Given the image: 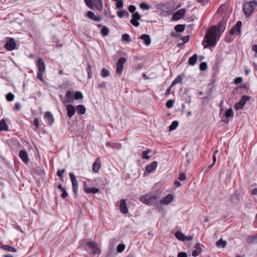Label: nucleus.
<instances>
[{
	"instance_id": "f257e3e1",
	"label": "nucleus",
	"mask_w": 257,
	"mask_h": 257,
	"mask_svg": "<svg viewBox=\"0 0 257 257\" xmlns=\"http://www.w3.org/2000/svg\"><path fill=\"white\" fill-rule=\"evenodd\" d=\"M226 22L220 21L216 26H211L208 30L202 42L204 48L214 47L219 40L220 33H222L226 28Z\"/></svg>"
},
{
	"instance_id": "f03ea898",
	"label": "nucleus",
	"mask_w": 257,
	"mask_h": 257,
	"mask_svg": "<svg viewBox=\"0 0 257 257\" xmlns=\"http://www.w3.org/2000/svg\"><path fill=\"white\" fill-rule=\"evenodd\" d=\"M139 200L147 205L156 206L158 202L157 193L156 192H150L146 194L141 195Z\"/></svg>"
},
{
	"instance_id": "7ed1b4c3",
	"label": "nucleus",
	"mask_w": 257,
	"mask_h": 257,
	"mask_svg": "<svg viewBox=\"0 0 257 257\" xmlns=\"http://www.w3.org/2000/svg\"><path fill=\"white\" fill-rule=\"evenodd\" d=\"M257 7V1L255 0L246 2L243 4L242 9L246 17H250Z\"/></svg>"
},
{
	"instance_id": "20e7f679",
	"label": "nucleus",
	"mask_w": 257,
	"mask_h": 257,
	"mask_svg": "<svg viewBox=\"0 0 257 257\" xmlns=\"http://www.w3.org/2000/svg\"><path fill=\"white\" fill-rule=\"evenodd\" d=\"M38 68L37 78L42 82L44 81L43 75L46 71V64L42 58H39L36 62Z\"/></svg>"
},
{
	"instance_id": "39448f33",
	"label": "nucleus",
	"mask_w": 257,
	"mask_h": 257,
	"mask_svg": "<svg viewBox=\"0 0 257 257\" xmlns=\"http://www.w3.org/2000/svg\"><path fill=\"white\" fill-rule=\"evenodd\" d=\"M69 176L72 183V190L75 197H77L78 193V183L76 176L72 173L69 174Z\"/></svg>"
},
{
	"instance_id": "423d86ee",
	"label": "nucleus",
	"mask_w": 257,
	"mask_h": 257,
	"mask_svg": "<svg viewBox=\"0 0 257 257\" xmlns=\"http://www.w3.org/2000/svg\"><path fill=\"white\" fill-rule=\"evenodd\" d=\"M250 99V96L248 95H243L239 102L236 103L234 107L236 110L242 109L246 103V102Z\"/></svg>"
},
{
	"instance_id": "0eeeda50",
	"label": "nucleus",
	"mask_w": 257,
	"mask_h": 257,
	"mask_svg": "<svg viewBox=\"0 0 257 257\" xmlns=\"http://www.w3.org/2000/svg\"><path fill=\"white\" fill-rule=\"evenodd\" d=\"M126 62V59L124 57H121L119 59L116 64V72L118 74H121L124 69L123 64Z\"/></svg>"
},
{
	"instance_id": "6e6552de",
	"label": "nucleus",
	"mask_w": 257,
	"mask_h": 257,
	"mask_svg": "<svg viewBox=\"0 0 257 257\" xmlns=\"http://www.w3.org/2000/svg\"><path fill=\"white\" fill-rule=\"evenodd\" d=\"M186 10L185 9H181L178 10L176 13L173 14L172 17V20L176 21L182 19L184 16Z\"/></svg>"
},
{
	"instance_id": "1a4fd4ad",
	"label": "nucleus",
	"mask_w": 257,
	"mask_h": 257,
	"mask_svg": "<svg viewBox=\"0 0 257 257\" xmlns=\"http://www.w3.org/2000/svg\"><path fill=\"white\" fill-rule=\"evenodd\" d=\"M16 43L15 39L13 38H10L6 42L5 48L8 51H12L16 49Z\"/></svg>"
},
{
	"instance_id": "9d476101",
	"label": "nucleus",
	"mask_w": 257,
	"mask_h": 257,
	"mask_svg": "<svg viewBox=\"0 0 257 257\" xmlns=\"http://www.w3.org/2000/svg\"><path fill=\"white\" fill-rule=\"evenodd\" d=\"M132 19L131 20V23L135 27H138L140 25L139 20L141 18L140 14L138 12H136L132 15Z\"/></svg>"
},
{
	"instance_id": "9b49d317",
	"label": "nucleus",
	"mask_w": 257,
	"mask_h": 257,
	"mask_svg": "<svg viewBox=\"0 0 257 257\" xmlns=\"http://www.w3.org/2000/svg\"><path fill=\"white\" fill-rule=\"evenodd\" d=\"M19 156L22 161L25 164H28L30 161L28 157V154L26 150H21L19 154Z\"/></svg>"
},
{
	"instance_id": "f8f14e48",
	"label": "nucleus",
	"mask_w": 257,
	"mask_h": 257,
	"mask_svg": "<svg viewBox=\"0 0 257 257\" xmlns=\"http://www.w3.org/2000/svg\"><path fill=\"white\" fill-rule=\"evenodd\" d=\"M242 25V23L241 21H238L236 23V24L233 26V27L230 30L229 33L230 35H233L236 32H238V34L240 35L241 34V27Z\"/></svg>"
},
{
	"instance_id": "ddd939ff",
	"label": "nucleus",
	"mask_w": 257,
	"mask_h": 257,
	"mask_svg": "<svg viewBox=\"0 0 257 257\" xmlns=\"http://www.w3.org/2000/svg\"><path fill=\"white\" fill-rule=\"evenodd\" d=\"M83 189L85 193L87 194H95L99 191V189L97 188H92L88 186L85 182H83Z\"/></svg>"
},
{
	"instance_id": "4468645a",
	"label": "nucleus",
	"mask_w": 257,
	"mask_h": 257,
	"mask_svg": "<svg viewBox=\"0 0 257 257\" xmlns=\"http://www.w3.org/2000/svg\"><path fill=\"white\" fill-rule=\"evenodd\" d=\"M74 101L73 91L68 90L66 92L64 98V103H73Z\"/></svg>"
},
{
	"instance_id": "2eb2a0df",
	"label": "nucleus",
	"mask_w": 257,
	"mask_h": 257,
	"mask_svg": "<svg viewBox=\"0 0 257 257\" xmlns=\"http://www.w3.org/2000/svg\"><path fill=\"white\" fill-rule=\"evenodd\" d=\"M44 119L49 125H52L54 121L53 114L50 111H46L44 114Z\"/></svg>"
},
{
	"instance_id": "dca6fc26",
	"label": "nucleus",
	"mask_w": 257,
	"mask_h": 257,
	"mask_svg": "<svg viewBox=\"0 0 257 257\" xmlns=\"http://www.w3.org/2000/svg\"><path fill=\"white\" fill-rule=\"evenodd\" d=\"M158 163L154 161L146 167V171L149 173H152L157 168Z\"/></svg>"
},
{
	"instance_id": "f3484780",
	"label": "nucleus",
	"mask_w": 257,
	"mask_h": 257,
	"mask_svg": "<svg viewBox=\"0 0 257 257\" xmlns=\"http://www.w3.org/2000/svg\"><path fill=\"white\" fill-rule=\"evenodd\" d=\"M203 245L200 243H197L195 245V249L192 251V255L194 257H196L199 255V254L201 253L202 251L201 246Z\"/></svg>"
},
{
	"instance_id": "a211bd4d",
	"label": "nucleus",
	"mask_w": 257,
	"mask_h": 257,
	"mask_svg": "<svg viewBox=\"0 0 257 257\" xmlns=\"http://www.w3.org/2000/svg\"><path fill=\"white\" fill-rule=\"evenodd\" d=\"M67 115L69 118H71L76 112V108L72 104H68L66 106Z\"/></svg>"
},
{
	"instance_id": "6ab92c4d",
	"label": "nucleus",
	"mask_w": 257,
	"mask_h": 257,
	"mask_svg": "<svg viewBox=\"0 0 257 257\" xmlns=\"http://www.w3.org/2000/svg\"><path fill=\"white\" fill-rule=\"evenodd\" d=\"M86 16L90 19L92 20L95 22H100L101 21V17L99 16H95L94 14L91 11H88L86 14Z\"/></svg>"
},
{
	"instance_id": "aec40b11",
	"label": "nucleus",
	"mask_w": 257,
	"mask_h": 257,
	"mask_svg": "<svg viewBox=\"0 0 257 257\" xmlns=\"http://www.w3.org/2000/svg\"><path fill=\"white\" fill-rule=\"evenodd\" d=\"M174 199L172 194H168L165 197L163 198L161 201L160 203L161 204L167 205L171 202Z\"/></svg>"
},
{
	"instance_id": "412c9836",
	"label": "nucleus",
	"mask_w": 257,
	"mask_h": 257,
	"mask_svg": "<svg viewBox=\"0 0 257 257\" xmlns=\"http://www.w3.org/2000/svg\"><path fill=\"white\" fill-rule=\"evenodd\" d=\"M119 209L121 212L126 214L128 212V209L126 204L125 200L121 199L120 201Z\"/></svg>"
},
{
	"instance_id": "4be33fe9",
	"label": "nucleus",
	"mask_w": 257,
	"mask_h": 257,
	"mask_svg": "<svg viewBox=\"0 0 257 257\" xmlns=\"http://www.w3.org/2000/svg\"><path fill=\"white\" fill-rule=\"evenodd\" d=\"M101 167L100 160L99 158H97L92 165V170L94 172L97 173Z\"/></svg>"
},
{
	"instance_id": "5701e85b",
	"label": "nucleus",
	"mask_w": 257,
	"mask_h": 257,
	"mask_svg": "<svg viewBox=\"0 0 257 257\" xmlns=\"http://www.w3.org/2000/svg\"><path fill=\"white\" fill-rule=\"evenodd\" d=\"M246 241L249 244L257 243V234L247 236Z\"/></svg>"
},
{
	"instance_id": "b1692460",
	"label": "nucleus",
	"mask_w": 257,
	"mask_h": 257,
	"mask_svg": "<svg viewBox=\"0 0 257 257\" xmlns=\"http://www.w3.org/2000/svg\"><path fill=\"white\" fill-rule=\"evenodd\" d=\"M140 39L143 40L145 44L147 46H149L151 44V38L148 34H143L141 36Z\"/></svg>"
},
{
	"instance_id": "393cba45",
	"label": "nucleus",
	"mask_w": 257,
	"mask_h": 257,
	"mask_svg": "<svg viewBox=\"0 0 257 257\" xmlns=\"http://www.w3.org/2000/svg\"><path fill=\"white\" fill-rule=\"evenodd\" d=\"M106 146L107 147H111L112 149L117 150H119L121 148V145L120 144L110 142H107L106 143Z\"/></svg>"
},
{
	"instance_id": "a878e982",
	"label": "nucleus",
	"mask_w": 257,
	"mask_h": 257,
	"mask_svg": "<svg viewBox=\"0 0 257 257\" xmlns=\"http://www.w3.org/2000/svg\"><path fill=\"white\" fill-rule=\"evenodd\" d=\"M9 126L7 124L6 121L4 119L0 121V131H8Z\"/></svg>"
},
{
	"instance_id": "bb28decb",
	"label": "nucleus",
	"mask_w": 257,
	"mask_h": 257,
	"mask_svg": "<svg viewBox=\"0 0 257 257\" xmlns=\"http://www.w3.org/2000/svg\"><path fill=\"white\" fill-rule=\"evenodd\" d=\"M76 111L79 114H84L86 112V108L84 106L81 104L78 105L76 107Z\"/></svg>"
},
{
	"instance_id": "cd10ccee",
	"label": "nucleus",
	"mask_w": 257,
	"mask_h": 257,
	"mask_svg": "<svg viewBox=\"0 0 257 257\" xmlns=\"http://www.w3.org/2000/svg\"><path fill=\"white\" fill-rule=\"evenodd\" d=\"M198 58L197 54H194L192 56L190 57L188 59V64L189 65L193 66L196 63Z\"/></svg>"
},
{
	"instance_id": "c85d7f7f",
	"label": "nucleus",
	"mask_w": 257,
	"mask_h": 257,
	"mask_svg": "<svg viewBox=\"0 0 257 257\" xmlns=\"http://www.w3.org/2000/svg\"><path fill=\"white\" fill-rule=\"evenodd\" d=\"M95 8L98 11H101L102 9V3L101 0H92Z\"/></svg>"
},
{
	"instance_id": "c756f323",
	"label": "nucleus",
	"mask_w": 257,
	"mask_h": 257,
	"mask_svg": "<svg viewBox=\"0 0 257 257\" xmlns=\"http://www.w3.org/2000/svg\"><path fill=\"white\" fill-rule=\"evenodd\" d=\"M175 237L179 240L185 241V235L180 231H177L175 233Z\"/></svg>"
},
{
	"instance_id": "7c9ffc66",
	"label": "nucleus",
	"mask_w": 257,
	"mask_h": 257,
	"mask_svg": "<svg viewBox=\"0 0 257 257\" xmlns=\"http://www.w3.org/2000/svg\"><path fill=\"white\" fill-rule=\"evenodd\" d=\"M2 248L5 250L12 252H15L17 251V249L16 248L8 245H3L2 246Z\"/></svg>"
},
{
	"instance_id": "2f4dec72",
	"label": "nucleus",
	"mask_w": 257,
	"mask_h": 257,
	"mask_svg": "<svg viewBox=\"0 0 257 257\" xmlns=\"http://www.w3.org/2000/svg\"><path fill=\"white\" fill-rule=\"evenodd\" d=\"M118 17L120 18H122L124 17H128L129 16V13L125 10H119L117 12Z\"/></svg>"
},
{
	"instance_id": "473e14b6",
	"label": "nucleus",
	"mask_w": 257,
	"mask_h": 257,
	"mask_svg": "<svg viewBox=\"0 0 257 257\" xmlns=\"http://www.w3.org/2000/svg\"><path fill=\"white\" fill-rule=\"evenodd\" d=\"M185 25H177L175 26L174 29L178 33H181L184 31L185 28Z\"/></svg>"
},
{
	"instance_id": "72a5a7b5",
	"label": "nucleus",
	"mask_w": 257,
	"mask_h": 257,
	"mask_svg": "<svg viewBox=\"0 0 257 257\" xmlns=\"http://www.w3.org/2000/svg\"><path fill=\"white\" fill-rule=\"evenodd\" d=\"M182 77L181 75H178L172 82L171 87H173L177 83H182Z\"/></svg>"
},
{
	"instance_id": "f704fd0d",
	"label": "nucleus",
	"mask_w": 257,
	"mask_h": 257,
	"mask_svg": "<svg viewBox=\"0 0 257 257\" xmlns=\"http://www.w3.org/2000/svg\"><path fill=\"white\" fill-rule=\"evenodd\" d=\"M86 71L87 72L88 79H90L92 77V70H91V66L90 64H89V63L87 64Z\"/></svg>"
},
{
	"instance_id": "c9c22d12",
	"label": "nucleus",
	"mask_w": 257,
	"mask_h": 257,
	"mask_svg": "<svg viewBox=\"0 0 257 257\" xmlns=\"http://www.w3.org/2000/svg\"><path fill=\"white\" fill-rule=\"evenodd\" d=\"M178 124H179V122L178 121H177V120L173 121L169 127V131H172L175 130L178 126Z\"/></svg>"
},
{
	"instance_id": "e433bc0d",
	"label": "nucleus",
	"mask_w": 257,
	"mask_h": 257,
	"mask_svg": "<svg viewBox=\"0 0 257 257\" xmlns=\"http://www.w3.org/2000/svg\"><path fill=\"white\" fill-rule=\"evenodd\" d=\"M234 115V112L232 108H230L227 109L225 112V116L226 118H228L230 117H233Z\"/></svg>"
},
{
	"instance_id": "4c0bfd02",
	"label": "nucleus",
	"mask_w": 257,
	"mask_h": 257,
	"mask_svg": "<svg viewBox=\"0 0 257 257\" xmlns=\"http://www.w3.org/2000/svg\"><path fill=\"white\" fill-rule=\"evenodd\" d=\"M74 100H79L83 98V95L81 92L76 91L75 93H74Z\"/></svg>"
},
{
	"instance_id": "58836bf2",
	"label": "nucleus",
	"mask_w": 257,
	"mask_h": 257,
	"mask_svg": "<svg viewBox=\"0 0 257 257\" xmlns=\"http://www.w3.org/2000/svg\"><path fill=\"white\" fill-rule=\"evenodd\" d=\"M140 7L144 11L149 10L151 9V6L146 3H142L140 5Z\"/></svg>"
},
{
	"instance_id": "ea45409f",
	"label": "nucleus",
	"mask_w": 257,
	"mask_h": 257,
	"mask_svg": "<svg viewBox=\"0 0 257 257\" xmlns=\"http://www.w3.org/2000/svg\"><path fill=\"white\" fill-rule=\"evenodd\" d=\"M109 32V29L106 26H103L101 30V33L102 34L103 36H106L108 35Z\"/></svg>"
},
{
	"instance_id": "a19ab883",
	"label": "nucleus",
	"mask_w": 257,
	"mask_h": 257,
	"mask_svg": "<svg viewBox=\"0 0 257 257\" xmlns=\"http://www.w3.org/2000/svg\"><path fill=\"white\" fill-rule=\"evenodd\" d=\"M110 75L109 71L105 68H103L101 72V76L102 77H106Z\"/></svg>"
},
{
	"instance_id": "79ce46f5",
	"label": "nucleus",
	"mask_w": 257,
	"mask_h": 257,
	"mask_svg": "<svg viewBox=\"0 0 257 257\" xmlns=\"http://www.w3.org/2000/svg\"><path fill=\"white\" fill-rule=\"evenodd\" d=\"M216 245L218 246L225 247L226 245V242L225 241L223 240L222 239H220L218 241L216 242Z\"/></svg>"
},
{
	"instance_id": "37998d69",
	"label": "nucleus",
	"mask_w": 257,
	"mask_h": 257,
	"mask_svg": "<svg viewBox=\"0 0 257 257\" xmlns=\"http://www.w3.org/2000/svg\"><path fill=\"white\" fill-rule=\"evenodd\" d=\"M151 152V150L148 149L146 151H143L142 153V158L145 159H149L150 158V156H148V154Z\"/></svg>"
},
{
	"instance_id": "c03bdc74",
	"label": "nucleus",
	"mask_w": 257,
	"mask_h": 257,
	"mask_svg": "<svg viewBox=\"0 0 257 257\" xmlns=\"http://www.w3.org/2000/svg\"><path fill=\"white\" fill-rule=\"evenodd\" d=\"M122 40L123 41H126V42H131V39L130 36L127 34H124L122 35Z\"/></svg>"
},
{
	"instance_id": "a18cd8bd",
	"label": "nucleus",
	"mask_w": 257,
	"mask_h": 257,
	"mask_svg": "<svg viewBox=\"0 0 257 257\" xmlns=\"http://www.w3.org/2000/svg\"><path fill=\"white\" fill-rule=\"evenodd\" d=\"M207 68V63L205 62H201L199 65V69L201 71H204Z\"/></svg>"
},
{
	"instance_id": "49530a36",
	"label": "nucleus",
	"mask_w": 257,
	"mask_h": 257,
	"mask_svg": "<svg viewBox=\"0 0 257 257\" xmlns=\"http://www.w3.org/2000/svg\"><path fill=\"white\" fill-rule=\"evenodd\" d=\"M125 245L124 244H119L117 246V251L118 252H121L125 249Z\"/></svg>"
},
{
	"instance_id": "de8ad7c7",
	"label": "nucleus",
	"mask_w": 257,
	"mask_h": 257,
	"mask_svg": "<svg viewBox=\"0 0 257 257\" xmlns=\"http://www.w3.org/2000/svg\"><path fill=\"white\" fill-rule=\"evenodd\" d=\"M6 99L8 101H11L14 99V95L12 93L9 92L6 95Z\"/></svg>"
},
{
	"instance_id": "09e8293b",
	"label": "nucleus",
	"mask_w": 257,
	"mask_h": 257,
	"mask_svg": "<svg viewBox=\"0 0 257 257\" xmlns=\"http://www.w3.org/2000/svg\"><path fill=\"white\" fill-rule=\"evenodd\" d=\"M116 8L117 9H120L122 8L123 6V2L122 0H118L116 1Z\"/></svg>"
},
{
	"instance_id": "8fccbe9b",
	"label": "nucleus",
	"mask_w": 257,
	"mask_h": 257,
	"mask_svg": "<svg viewBox=\"0 0 257 257\" xmlns=\"http://www.w3.org/2000/svg\"><path fill=\"white\" fill-rule=\"evenodd\" d=\"M65 172V169L58 170L57 172V175L60 178H63V174Z\"/></svg>"
},
{
	"instance_id": "3c124183",
	"label": "nucleus",
	"mask_w": 257,
	"mask_h": 257,
	"mask_svg": "<svg viewBox=\"0 0 257 257\" xmlns=\"http://www.w3.org/2000/svg\"><path fill=\"white\" fill-rule=\"evenodd\" d=\"M174 101L172 99H170L168 100L166 104V107L168 108L172 107L174 104Z\"/></svg>"
},
{
	"instance_id": "603ef678",
	"label": "nucleus",
	"mask_w": 257,
	"mask_h": 257,
	"mask_svg": "<svg viewBox=\"0 0 257 257\" xmlns=\"http://www.w3.org/2000/svg\"><path fill=\"white\" fill-rule=\"evenodd\" d=\"M87 245L88 247L93 249V248L97 246V243L93 241H88L87 243Z\"/></svg>"
},
{
	"instance_id": "864d4df0",
	"label": "nucleus",
	"mask_w": 257,
	"mask_h": 257,
	"mask_svg": "<svg viewBox=\"0 0 257 257\" xmlns=\"http://www.w3.org/2000/svg\"><path fill=\"white\" fill-rule=\"evenodd\" d=\"M84 2L86 6L90 9H93V5L92 3L91 0H84Z\"/></svg>"
},
{
	"instance_id": "5fc2aeb1",
	"label": "nucleus",
	"mask_w": 257,
	"mask_h": 257,
	"mask_svg": "<svg viewBox=\"0 0 257 257\" xmlns=\"http://www.w3.org/2000/svg\"><path fill=\"white\" fill-rule=\"evenodd\" d=\"M243 81V79L241 77H237L234 79V83L235 84H238L241 83Z\"/></svg>"
},
{
	"instance_id": "6e6d98bb",
	"label": "nucleus",
	"mask_w": 257,
	"mask_h": 257,
	"mask_svg": "<svg viewBox=\"0 0 257 257\" xmlns=\"http://www.w3.org/2000/svg\"><path fill=\"white\" fill-rule=\"evenodd\" d=\"M101 252V251H100V249H99V248L98 247V246H96V247H95L94 248H93L92 249V253L94 254H100Z\"/></svg>"
},
{
	"instance_id": "4d7b16f0",
	"label": "nucleus",
	"mask_w": 257,
	"mask_h": 257,
	"mask_svg": "<svg viewBox=\"0 0 257 257\" xmlns=\"http://www.w3.org/2000/svg\"><path fill=\"white\" fill-rule=\"evenodd\" d=\"M34 124L35 127L37 128H39L40 126V124L39 122V120L38 118H35L34 120Z\"/></svg>"
},
{
	"instance_id": "13d9d810",
	"label": "nucleus",
	"mask_w": 257,
	"mask_h": 257,
	"mask_svg": "<svg viewBox=\"0 0 257 257\" xmlns=\"http://www.w3.org/2000/svg\"><path fill=\"white\" fill-rule=\"evenodd\" d=\"M128 11L130 13L133 14L134 13H135V11L136 10V7L134 5H130L128 7Z\"/></svg>"
},
{
	"instance_id": "bf43d9fd",
	"label": "nucleus",
	"mask_w": 257,
	"mask_h": 257,
	"mask_svg": "<svg viewBox=\"0 0 257 257\" xmlns=\"http://www.w3.org/2000/svg\"><path fill=\"white\" fill-rule=\"evenodd\" d=\"M210 0H197V2L199 3H200L202 6H206L209 2Z\"/></svg>"
},
{
	"instance_id": "052dcab7",
	"label": "nucleus",
	"mask_w": 257,
	"mask_h": 257,
	"mask_svg": "<svg viewBox=\"0 0 257 257\" xmlns=\"http://www.w3.org/2000/svg\"><path fill=\"white\" fill-rule=\"evenodd\" d=\"M61 192H62V194L61 195V197L62 198H63V199L65 198L67 196V195H68V194L67 193V191H66V189L65 188H64L61 191Z\"/></svg>"
},
{
	"instance_id": "680f3d73",
	"label": "nucleus",
	"mask_w": 257,
	"mask_h": 257,
	"mask_svg": "<svg viewBox=\"0 0 257 257\" xmlns=\"http://www.w3.org/2000/svg\"><path fill=\"white\" fill-rule=\"evenodd\" d=\"M186 179V175L184 173H181L179 174V179L181 181H184Z\"/></svg>"
},
{
	"instance_id": "e2e57ef3",
	"label": "nucleus",
	"mask_w": 257,
	"mask_h": 257,
	"mask_svg": "<svg viewBox=\"0 0 257 257\" xmlns=\"http://www.w3.org/2000/svg\"><path fill=\"white\" fill-rule=\"evenodd\" d=\"M182 40L183 41V42H184L185 44L189 42L190 39V37L189 35H187L186 36H184L182 38Z\"/></svg>"
},
{
	"instance_id": "0e129e2a",
	"label": "nucleus",
	"mask_w": 257,
	"mask_h": 257,
	"mask_svg": "<svg viewBox=\"0 0 257 257\" xmlns=\"http://www.w3.org/2000/svg\"><path fill=\"white\" fill-rule=\"evenodd\" d=\"M178 257H187V254L185 252H180L178 253Z\"/></svg>"
},
{
	"instance_id": "69168bd1",
	"label": "nucleus",
	"mask_w": 257,
	"mask_h": 257,
	"mask_svg": "<svg viewBox=\"0 0 257 257\" xmlns=\"http://www.w3.org/2000/svg\"><path fill=\"white\" fill-rule=\"evenodd\" d=\"M21 104L20 103L17 102L15 104L14 109L16 110H19L21 108Z\"/></svg>"
},
{
	"instance_id": "338daca9",
	"label": "nucleus",
	"mask_w": 257,
	"mask_h": 257,
	"mask_svg": "<svg viewBox=\"0 0 257 257\" xmlns=\"http://www.w3.org/2000/svg\"><path fill=\"white\" fill-rule=\"evenodd\" d=\"M106 82L103 81L101 84L98 85V88H103L106 89Z\"/></svg>"
},
{
	"instance_id": "774afa93",
	"label": "nucleus",
	"mask_w": 257,
	"mask_h": 257,
	"mask_svg": "<svg viewBox=\"0 0 257 257\" xmlns=\"http://www.w3.org/2000/svg\"><path fill=\"white\" fill-rule=\"evenodd\" d=\"M214 164H211V165H210L209 166H208L206 168H204V172L205 173H207L209 170H210L213 166H214Z\"/></svg>"
}]
</instances>
